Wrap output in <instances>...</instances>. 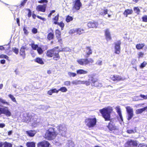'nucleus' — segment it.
Listing matches in <instances>:
<instances>
[{
  "label": "nucleus",
  "instance_id": "17",
  "mask_svg": "<svg viewBox=\"0 0 147 147\" xmlns=\"http://www.w3.org/2000/svg\"><path fill=\"white\" fill-rule=\"evenodd\" d=\"M127 144L130 146H137L138 144L136 141L130 140L127 141Z\"/></svg>",
  "mask_w": 147,
  "mask_h": 147
},
{
  "label": "nucleus",
  "instance_id": "46",
  "mask_svg": "<svg viewBox=\"0 0 147 147\" xmlns=\"http://www.w3.org/2000/svg\"><path fill=\"white\" fill-rule=\"evenodd\" d=\"M13 51L16 54H18L19 52V50L18 49L16 48H13L12 49Z\"/></svg>",
  "mask_w": 147,
  "mask_h": 147
},
{
  "label": "nucleus",
  "instance_id": "54",
  "mask_svg": "<svg viewBox=\"0 0 147 147\" xmlns=\"http://www.w3.org/2000/svg\"><path fill=\"white\" fill-rule=\"evenodd\" d=\"M144 54L142 52H140L138 54V58H140L143 57Z\"/></svg>",
  "mask_w": 147,
  "mask_h": 147
},
{
  "label": "nucleus",
  "instance_id": "30",
  "mask_svg": "<svg viewBox=\"0 0 147 147\" xmlns=\"http://www.w3.org/2000/svg\"><path fill=\"white\" fill-rule=\"evenodd\" d=\"M34 60L35 62L40 64L42 65L44 64V62L42 61V59L40 58H37L36 59H35Z\"/></svg>",
  "mask_w": 147,
  "mask_h": 147
},
{
  "label": "nucleus",
  "instance_id": "64",
  "mask_svg": "<svg viewBox=\"0 0 147 147\" xmlns=\"http://www.w3.org/2000/svg\"><path fill=\"white\" fill-rule=\"evenodd\" d=\"M47 93H48V94L49 95H52V94L53 93V91H52V89L48 91Z\"/></svg>",
  "mask_w": 147,
  "mask_h": 147
},
{
  "label": "nucleus",
  "instance_id": "2",
  "mask_svg": "<svg viewBox=\"0 0 147 147\" xmlns=\"http://www.w3.org/2000/svg\"><path fill=\"white\" fill-rule=\"evenodd\" d=\"M112 110V108L110 107H105L99 110L103 117L105 120H109L110 118V113Z\"/></svg>",
  "mask_w": 147,
  "mask_h": 147
},
{
  "label": "nucleus",
  "instance_id": "34",
  "mask_svg": "<svg viewBox=\"0 0 147 147\" xmlns=\"http://www.w3.org/2000/svg\"><path fill=\"white\" fill-rule=\"evenodd\" d=\"M91 78L92 81L93 82H94V86L99 87H101L102 86V85L101 84H98V82L97 81L94 82L93 81V78Z\"/></svg>",
  "mask_w": 147,
  "mask_h": 147
},
{
  "label": "nucleus",
  "instance_id": "63",
  "mask_svg": "<svg viewBox=\"0 0 147 147\" xmlns=\"http://www.w3.org/2000/svg\"><path fill=\"white\" fill-rule=\"evenodd\" d=\"M139 147H147V144H140L139 145Z\"/></svg>",
  "mask_w": 147,
  "mask_h": 147
},
{
  "label": "nucleus",
  "instance_id": "24",
  "mask_svg": "<svg viewBox=\"0 0 147 147\" xmlns=\"http://www.w3.org/2000/svg\"><path fill=\"white\" fill-rule=\"evenodd\" d=\"M86 53L87 56L88 57L89 55L92 54V51L90 47H87L86 48Z\"/></svg>",
  "mask_w": 147,
  "mask_h": 147
},
{
  "label": "nucleus",
  "instance_id": "44",
  "mask_svg": "<svg viewBox=\"0 0 147 147\" xmlns=\"http://www.w3.org/2000/svg\"><path fill=\"white\" fill-rule=\"evenodd\" d=\"M58 25L61 27V30H63L64 26V24L63 22H59Z\"/></svg>",
  "mask_w": 147,
  "mask_h": 147
},
{
  "label": "nucleus",
  "instance_id": "21",
  "mask_svg": "<svg viewBox=\"0 0 147 147\" xmlns=\"http://www.w3.org/2000/svg\"><path fill=\"white\" fill-rule=\"evenodd\" d=\"M26 133L30 137H33L36 134V131L34 130H30L26 131Z\"/></svg>",
  "mask_w": 147,
  "mask_h": 147
},
{
  "label": "nucleus",
  "instance_id": "3",
  "mask_svg": "<svg viewBox=\"0 0 147 147\" xmlns=\"http://www.w3.org/2000/svg\"><path fill=\"white\" fill-rule=\"evenodd\" d=\"M97 120L95 116L86 119L85 121L86 125L89 128H93L96 125Z\"/></svg>",
  "mask_w": 147,
  "mask_h": 147
},
{
  "label": "nucleus",
  "instance_id": "39",
  "mask_svg": "<svg viewBox=\"0 0 147 147\" xmlns=\"http://www.w3.org/2000/svg\"><path fill=\"white\" fill-rule=\"evenodd\" d=\"M59 91H61L62 92H66L67 90V88L65 87H61L59 89Z\"/></svg>",
  "mask_w": 147,
  "mask_h": 147
},
{
  "label": "nucleus",
  "instance_id": "61",
  "mask_svg": "<svg viewBox=\"0 0 147 147\" xmlns=\"http://www.w3.org/2000/svg\"><path fill=\"white\" fill-rule=\"evenodd\" d=\"M52 90L53 91V93H58L59 91V90H57L55 88L52 89Z\"/></svg>",
  "mask_w": 147,
  "mask_h": 147
},
{
  "label": "nucleus",
  "instance_id": "58",
  "mask_svg": "<svg viewBox=\"0 0 147 147\" xmlns=\"http://www.w3.org/2000/svg\"><path fill=\"white\" fill-rule=\"evenodd\" d=\"M140 96L144 99H147V94L144 95L141 94L140 95Z\"/></svg>",
  "mask_w": 147,
  "mask_h": 147
},
{
  "label": "nucleus",
  "instance_id": "10",
  "mask_svg": "<svg viewBox=\"0 0 147 147\" xmlns=\"http://www.w3.org/2000/svg\"><path fill=\"white\" fill-rule=\"evenodd\" d=\"M47 4H45L43 5H39L36 8V10L38 11L45 12V11Z\"/></svg>",
  "mask_w": 147,
  "mask_h": 147
},
{
  "label": "nucleus",
  "instance_id": "47",
  "mask_svg": "<svg viewBox=\"0 0 147 147\" xmlns=\"http://www.w3.org/2000/svg\"><path fill=\"white\" fill-rule=\"evenodd\" d=\"M134 10L135 12L138 14L140 12V10L138 7H134Z\"/></svg>",
  "mask_w": 147,
  "mask_h": 147
},
{
  "label": "nucleus",
  "instance_id": "22",
  "mask_svg": "<svg viewBox=\"0 0 147 147\" xmlns=\"http://www.w3.org/2000/svg\"><path fill=\"white\" fill-rule=\"evenodd\" d=\"M32 119V115L30 114H28L27 115V116L24 119V121L27 123H28Z\"/></svg>",
  "mask_w": 147,
  "mask_h": 147
},
{
  "label": "nucleus",
  "instance_id": "49",
  "mask_svg": "<svg viewBox=\"0 0 147 147\" xmlns=\"http://www.w3.org/2000/svg\"><path fill=\"white\" fill-rule=\"evenodd\" d=\"M74 144L73 142L71 141L69 142V147H74Z\"/></svg>",
  "mask_w": 147,
  "mask_h": 147
},
{
  "label": "nucleus",
  "instance_id": "4",
  "mask_svg": "<svg viewBox=\"0 0 147 147\" xmlns=\"http://www.w3.org/2000/svg\"><path fill=\"white\" fill-rule=\"evenodd\" d=\"M59 133L62 136H65L67 133V127L64 124H61L58 125L57 127Z\"/></svg>",
  "mask_w": 147,
  "mask_h": 147
},
{
  "label": "nucleus",
  "instance_id": "43",
  "mask_svg": "<svg viewBox=\"0 0 147 147\" xmlns=\"http://www.w3.org/2000/svg\"><path fill=\"white\" fill-rule=\"evenodd\" d=\"M0 58H4L8 60L9 57L6 55L2 54L0 55Z\"/></svg>",
  "mask_w": 147,
  "mask_h": 147
},
{
  "label": "nucleus",
  "instance_id": "11",
  "mask_svg": "<svg viewBox=\"0 0 147 147\" xmlns=\"http://www.w3.org/2000/svg\"><path fill=\"white\" fill-rule=\"evenodd\" d=\"M110 78L115 82L124 80L121 76L118 75H111L110 76Z\"/></svg>",
  "mask_w": 147,
  "mask_h": 147
},
{
  "label": "nucleus",
  "instance_id": "32",
  "mask_svg": "<svg viewBox=\"0 0 147 147\" xmlns=\"http://www.w3.org/2000/svg\"><path fill=\"white\" fill-rule=\"evenodd\" d=\"M76 33L77 34L80 35L84 33V30L80 28H76Z\"/></svg>",
  "mask_w": 147,
  "mask_h": 147
},
{
  "label": "nucleus",
  "instance_id": "18",
  "mask_svg": "<svg viewBox=\"0 0 147 147\" xmlns=\"http://www.w3.org/2000/svg\"><path fill=\"white\" fill-rule=\"evenodd\" d=\"M55 51V49L48 51L47 53V56L50 57L53 56Z\"/></svg>",
  "mask_w": 147,
  "mask_h": 147
},
{
  "label": "nucleus",
  "instance_id": "31",
  "mask_svg": "<svg viewBox=\"0 0 147 147\" xmlns=\"http://www.w3.org/2000/svg\"><path fill=\"white\" fill-rule=\"evenodd\" d=\"M26 145L27 147H35V143L33 142H27Z\"/></svg>",
  "mask_w": 147,
  "mask_h": 147
},
{
  "label": "nucleus",
  "instance_id": "1",
  "mask_svg": "<svg viewBox=\"0 0 147 147\" xmlns=\"http://www.w3.org/2000/svg\"><path fill=\"white\" fill-rule=\"evenodd\" d=\"M58 134L55 130V128H50L48 129L45 134L44 138L49 140H51L55 139Z\"/></svg>",
  "mask_w": 147,
  "mask_h": 147
},
{
  "label": "nucleus",
  "instance_id": "62",
  "mask_svg": "<svg viewBox=\"0 0 147 147\" xmlns=\"http://www.w3.org/2000/svg\"><path fill=\"white\" fill-rule=\"evenodd\" d=\"M37 17L38 18H39V19H40L41 20H43L44 21H45L46 20V19L45 18H42V17H41L40 16H37Z\"/></svg>",
  "mask_w": 147,
  "mask_h": 147
},
{
  "label": "nucleus",
  "instance_id": "52",
  "mask_svg": "<svg viewBox=\"0 0 147 147\" xmlns=\"http://www.w3.org/2000/svg\"><path fill=\"white\" fill-rule=\"evenodd\" d=\"M4 114L8 116H10L11 115V114L10 111L7 109L6 112H5Z\"/></svg>",
  "mask_w": 147,
  "mask_h": 147
},
{
  "label": "nucleus",
  "instance_id": "19",
  "mask_svg": "<svg viewBox=\"0 0 147 147\" xmlns=\"http://www.w3.org/2000/svg\"><path fill=\"white\" fill-rule=\"evenodd\" d=\"M88 71L83 69H79L76 70L77 74L81 75L85 74L88 73Z\"/></svg>",
  "mask_w": 147,
  "mask_h": 147
},
{
  "label": "nucleus",
  "instance_id": "9",
  "mask_svg": "<svg viewBox=\"0 0 147 147\" xmlns=\"http://www.w3.org/2000/svg\"><path fill=\"white\" fill-rule=\"evenodd\" d=\"M50 145V143L45 140L37 144L38 147H49Z\"/></svg>",
  "mask_w": 147,
  "mask_h": 147
},
{
  "label": "nucleus",
  "instance_id": "35",
  "mask_svg": "<svg viewBox=\"0 0 147 147\" xmlns=\"http://www.w3.org/2000/svg\"><path fill=\"white\" fill-rule=\"evenodd\" d=\"M68 74L70 77H74L77 76V74L75 73L68 72Z\"/></svg>",
  "mask_w": 147,
  "mask_h": 147
},
{
  "label": "nucleus",
  "instance_id": "36",
  "mask_svg": "<svg viewBox=\"0 0 147 147\" xmlns=\"http://www.w3.org/2000/svg\"><path fill=\"white\" fill-rule=\"evenodd\" d=\"M12 144L9 143L5 142L3 143V147H12Z\"/></svg>",
  "mask_w": 147,
  "mask_h": 147
},
{
  "label": "nucleus",
  "instance_id": "20",
  "mask_svg": "<svg viewBox=\"0 0 147 147\" xmlns=\"http://www.w3.org/2000/svg\"><path fill=\"white\" fill-rule=\"evenodd\" d=\"M116 109L119 115L120 119L122 121H123V118L121 113L120 108L119 106L116 107Z\"/></svg>",
  "mask_w": 147,
  "mask_h": 147
},
{
  "label": "nucleus",
  "instance_id": "27",
  "mask_svg": "<svg viewBox=\"0 0 147 147\" xmlns=\"http://www.w3.org/2000/svg\"><path fill=\"white\" fill-rule=\"evenodd\" d=\"M55 33L56 35V36L58 40V41L59 42H60V41H61V40L60 37V31L59 30L57 29L56 30Z\"/></svg>",
  "mask_w": 147,
  "mask_h": 147
},
{
  "label": "nucleus",
  "instance_id": "51",
  "mask_svg": "<svg viewBox=\"0 0 147 147\" xmlns=\"http://www.w3.org/2000/svg\"><path fill=\"white\" fill-rule=\"evenodd\" d=\"M3 47H5V49L6 50H8L10 47V45L9 44H8L7 45H4Z\"/></svg>",
  "mask_w": 147,
  "mask_h": 147
},
{
  "label": "nucleus",
  "instance_id": "40",
  "mask_svg": "<svg viewBox=\"0 0 147 147\" xmlns=\"http://www.w3.org/2000/svg\"><path fill=\"white\" fill-rule=\"evenodd\" d=\"M53 34L51 32L48 34L47 38L49 40H51L53 38Z\"/></svg>",
  "mask_w": 147,
  "mask_h": 147
},
{
  "label": "nucleus",
  "instance_id": "38",
  "mask_svg": "<svg viewBox=\"0 0 147 147\" xmlns=\"http://www.w3.org/2000/svg\"><path fill=\"white\" fill-rule=\"evenodd\" d=\"M73 20V18L69 16H67L66 18V21L67 22H69L72 21Z\"/></svg>",
  "mask_w": 147,
  "mask_h": 147
},
{
  "label": "nucleus",
  "instance_id": "8",
  "mask_svg": "<svg viewBox=\"0 0 147 147\" xmlns=\"http://www.w3.org/2000/svg\"><path fill=\"white\" fill-rule=\"evenodd\" d=\"M120 41H118L115 43V53L117 54H119L120 52Z\"/></svg>",
  "mask_w": 147,
  "mask_h": 147
},
{
  "label": "nucleus",
  "instance_id": "23",
  "mask_svg": "<svg viewBox=\"0 0 147 147\" xmlns=\"http://www.w3.org/2000/svg\"><path fill=\"white\" fill-rule=\"evenodd\" d=\"M133 13V11L131 9H127L125 10L123 13V14L126 17L128 15L131 14Z\"/></svg>",
  "mask_w": 147,
  "mask_h": 147
},
{
  "label": "nucleus",
  "instance_id": "57",
  "mask_svg": "<svg viewBox=\"0 0 147 147\" xmlns=\"http://www.w3.org/2000/svg\"><path fill=\"white\" fill-rule=\"evenodd\" d=\"M78 80H73L72 81V84L74 85H78Z\"/></svg>",
  "mask_w": 147,
  "mask_h": 147
},
{
  "label": "nucleus",
  "instance_id": "60",
  "mask_svg": "<svg viewBox=\"0 0 147 147\" xmlns=\"http://www.w3.org/2000/svg\"><path fill=\"white\" fill-rule=\"evenodd\" d=\"M127 132L129 134H132L134 133V131L133 130H127Z\"/></svg>",
  "mask_w": 147,
  "mask_h": 147
},
{
  "label": "nucleus",
  "instance_id": "29",
  "mask_svg": "<svg viewBox=\"0 0 147 147\" xmlns=\"http://www.w3.org/2000/svg\"><path fill=\"white\" fill-rule=\"evenodd\" d=\"M144 46L145 44L144 43L138 44L136 45V48L138 50L142 49Z\"/></svg>",
  "mask_w": 147,
  "mask_h": 147
},
{
  "label": "nucleus",
  "instance_id": "48",
  "mask_svg": "<svg viewBox=\"0 0 147 147\" xmlns=\"http://www.w3.org/2000/svg\"><path fill=\"white\" fill-rule=\"evenodd\" d=\"M107 11L108 10L107 9H104L103 11V12H101L100 13V14L102 15H105L107 14Z\"/></svg>",
  "mask_w": 147,
  "mask_h": 147
},
{
  "label": "nucleus",
  "instance_id": "41",
  "mask_svg": "<svg viewBox=\"0 0 147 147\" xmlns=\"http://www.w3.org/2000/svg\"><path fill=\"white\" fill-rule=\"evenodd\" d=\"M77 30L76 28V29H73L70 30L69 32V33L70 34H74L76 32Z\"/></svg>",
  "mask_w": 147,
  "mask_h": 147
},
{
  "label": "nucleus",
  "instance_id": "56",
  "mask_svg": "<svg viewBox=\"0 0 147 147\" xmlns=\"http://www.w3.org/2000/svg\"><path fill=\"white\" fill-rule=\"evenodd\" d=\"M142 19L143 22H147V16L145 15L144 16L142 17Z\"/></svg>",
  "mask_w": 147,
  "mask_h": 147
},
{
  "label": "nucleus",
  "instance_id": "6",
  "mask_svg": "<svg viewBox=\"0 0 147 147\" xmlns=\"http://www.w3.org/2000/svg\"><path fill=\"white\" fill-rule=\"evenodd\" d=\"M74 3L73 9L74 11L75 12L76 11L79 10L82 5V4L80 0H75Z\"/></svg>",
  "mask_w": 147,
  "mask_h": 147
},
{
  "label": "nucleus",
  "instance_id": "53",
  "mask_svg": "<svg viewBox=\"0 0 147 147\" xmlns=\"http://www.w3.org/2000/svg\"><path fill=\"white\" fill-rule=\"evenodd\" d=\"M147 64V63L145 61H144L141 64L140 66V67L141 68H142L145 67Z\"/></svg>",
  "mask_w": 147,
  "mask_h": 147
},
{
  "label": "nucleus",
  "instance_id": "15",
  "mask_svg": "<svg viewBox=\"0 0 147 147\" xmlns=\"http://www.w3.org/2000/svg\"><path fill=\"white\" fill-rule=\"evenodd\" d=\"M105 35L106 38L107 40H110L111 38L110 34V32L109 29H106L105 31Z\"/></svg>",
  "mask_w": 147,
  "mask_h": 147
},
{
  "label": "nucleus",
  "instance_id": "13",
  "mask_svg": "<svg viewBox=\"0 0 147 147\" xmlns=\"http://www.w3.org/2000/svg\"><path fill=\"white\" fill-rule=\"evenodd\" d=\"M28 50L27 47L24 46H22L20 49V55L22 56L24 59L25 58V50Z\"/></svg>",
  "mask_w": 147,
  "mask_h": 147
},
{
  "label": "nucleus",
  "instance_id": "14",
  "mask_svg": "<svg viewBox=\"0 0 147 147\" xmlns=\"http://www.w3.org/2000/svg\"><path fill=\"white\" fill-rule=\"evenodd\" d=\"M97 26V23L93 21L90 22L87 24V26L89 28H96Z\"/></svg>",
  "mask_w": 147,
  "mask_h": 147
},
{
  "label": "nucleus",
  "instance_id": "50",
  "mask_svg": "<svg viewBox=\"0 0 147 147\" xmlns=\"http://www.w3.org/2000/svg\"><path fill=\"white\" fill-rule=\"evenodd\" d=\"M64 84L65 86H70L71 84V82L69 81H66L64 82Z\"/></svg>",
  "mask_w": 147,
  "mask_h": 147
},
{
  "label": "nucleus",
  "instance_id": "45",
  "mask_svg": "<svg viewBox=\"0 0 147 147\" xmlns=\"http://www.w3.org/2000/svg\"><path fill=\"white\" fill-rule=\"evenodd\" d=\"M0 102L4 104H6L8 105H9V103L7 102H6L2 98H0Z\"/></svg>",
  "mask_w": 147,
  "mask_h": 147
},
{
  "label": "nucleus",
  "instance_id": "42",
  "mask_svg": "<svg viewBox=\"0 0 147 147\" xmlns=\"http://www.w3.org/2000/svg\"><path fill=\"white\" fill-rule=\"evenodd\" d=\"M8 109L7 108L5 107L0 109V112L3 113H4L5 112H6V111Z\"/></svg>",
  "mask_w": 147,
  "mask_h": 147
},
{
  "label": "nucleus",
  "instance_id": "25",
  "mask_svg": "<svg viewBox=\"0 0 147 147\" xmlns=\"http://www.w3.org/2000/svg\"><path fill=\"white\" fill-rule=\"evenodd\" d=\"M85 65L90 64L94 62V60L91 58H90L89 59H85Z\"/></svg>",
  "mask_w": 147,
  "mask_h": 147
},
{
  "label": "nucleus",
  "instance_id": "5",
  "mask_svg": "<svg viewBox=\"0 0 147 147\" xmlns=\"http://www.w3.org/2000/svg\"><path fill=\"white\" fill-rule=\"evenodd\" d=\"M31 46L33 50H36L37 51V52L39 54H42L43 53L44 51L47 49V47L46 46H44L45 47L44 48L42 47H42H38L37 45H35L34 43H32Z\"/></svg>",
  "mask_w": 147,
  "mask_h": 147
},
{
  "label": "nucleus",
  "instance_id": "26",
  "mask_svg": "<svg viewBox=\"0 0 147 147\" xmlns=\"http://www.w3.org/2000/svg\"><path fill=\"white\" fill-rule=\"evenodd\" d=\"M77 62L80 65H85V59H79L77 60Z\"/></svg>",
  "mask_w": 147,
  "mask_h": 147
},
{
  "label": "nucleus",
  "instance_id": "12",
  "mask_svg": "<svg viewBox=\"0 0 147 147\" xmlns=\"http://www.w3.org/2000/svg\"><path fill=\"white\" fill-rule=\"evenodd\" d=\"M108 127L110 131H112L118 129V127L115 126L114 124L113 123H110L108 126Z\"/></svg>",
  "mask_w": 147,
  "mask_h": 147
},
{
  "label": "nucleus",
  "instance_id": "55",
  "mask_svg": "<svg viewBox=\"0 0 147 147\" xmlns=\"http://www.w3.org/2000/svg\"><path fill=\"white\" fill-rule=\"evenodd\" d=\"M48 2V1L47 0H40L38 1V3H45L47 4Z\"/></svg>",
  "mask_w": 147,
  "mask_h": 147
},
{
  "label": "nucleus",
  "instance_id": "7",
  "mask_svg": "<svg viewBox=\"0 0 147 147\" xmlns=\"http://www.w3.org/2000/svg\"><path fill=\"white\" fill-rule=\"evenodd\" d=\"M127 112L128 118L127 120H129L134 116L133 109L129 106H127L125 107Z\"/></svg>",
  "mask_w": 147,
  "mask_h": 147
},
{
  "label": "nucleus",
  "instance_id": "59",
  "mask_svg": "<svg viewBox=\"0 0 147 147\" xmlns=\"http://www.w3.org/2000/svg\"><path fill=\"white\" fill-rule=\"evenodd\" d=\"M32 32L33 33L36 34L37 32V30L36 29L34 28L32 29Z\"/></svg>",
  "mask_w": 147,
  "mask_h": 147
},
{
  "label": "nucleus",
  "instance_id": "16",
  "mask_svg": "<svg viewBox=\"0 0 147 147\" xmlns=\"http://www.w3.org/2000/svg\"><path fill=\"white\" fill-rule=\"evenodd\" d=\"M78 84H85L87 86L89 85L90 84V80L87 81L78 80Z\"/></svg>",
  "mask_w": 147,
  "mask_h": 147
},
{
  "label": "nucleus",
  "instance_id": "28",
  "mask_svg": "<svg viewBox=\"0 0 147 147\" xmlns=\"http://www.w3.org/2000/svg\"><path fill=\"white\" fill-rule=\"evenodd\" d=\"M59 52L55 50L53 55V59L55 60H57L59 58V57L58 54Z\"/></svg>",
  "mask_w": 147,
  "mask_h": 147
},
{
  "label": "nucleus",
  "instance_id": "37",
  "mask_svg": "<svg viewBox=\"0 0 147 147\" xmlns=\"http://www.w3.org/2000/svg\"><path fill=\"white\" fill-rule=\"evenodd\" d=\"M8 96L13 102L16 103L17 102L16 101V100L15 98L14 97L13 95L11 94H9L8 95Z\"/></svg>",
  "mask_w": 147,
  "mask_h": 147
},
{
  "label": "nucleus",
  "instance_id": "33",
  "mask_svg": "<svg viewBox=\"0 0 147 147\" xmlns=\"http://www.w3.org/2000/svg\"><path fill=\"white\" fill-rule=\"evenodd\" d=\"M102 61L101 59L97 60L96 63V64L99 66H101L102 65Z\"/></svg>",
  "mask_w": 147,
  "mask_h": 147
}]
</instances>
